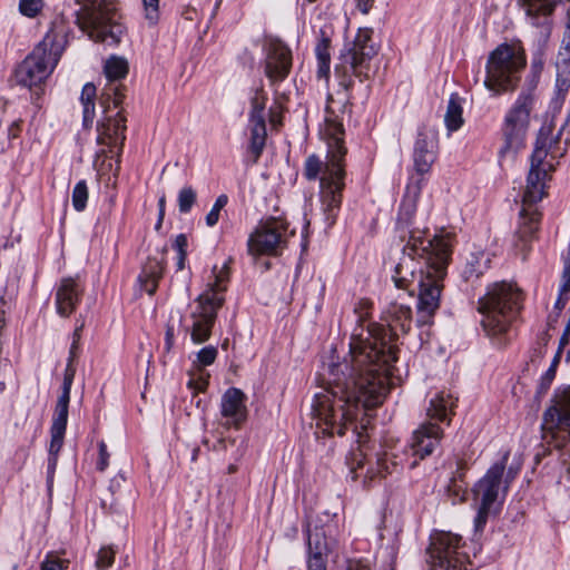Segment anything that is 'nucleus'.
Wrapping results in <instances>:
<instances>
[{"instance_id": "nucleus-1", "label": "nucleus", "mask_w": 570, "mask_h": 570, "mask_svg": "<svg viewBox=\"0 0 570 570\" xmlns=\"http://www.w3.org/2000/svg\"><path fill=\"white\" fill-rule=\"evenodd\" d=\"M385 314L386 326L371 324L365 337H351L350 362L328 366V386L315 395L313 404L322 434L344 435L360 407L371 410L383 403L391 367L397 360L395 342L399 333L411 330L412 309L402 302H392Z\"/></svg>"}, {"instance_id": "nucleus-2", "label": "nucleus", "mask_w": 570, "mask_h": 570, "mask_svg": "<svg viewBox=\"0 0 570 570\" xmlns=\"http://www.w3.org/2000/svg\"><path fill=\"white\" fill-rule=\"evenodd\" d=\"M450 233L425 236L424 230L411 229L403 254L392 276L397 288L413 294L419 291L417 324L430 322L440 307L443 279L452 254Z\"/></svg>"}, {"instance_id": "nucleus-3", "label": "nucleus", "mask_w": 570, "mask_h": 570, "mask_svg": "<svg viewBox=\"0 0 570 570\" xmlns=\"http://www.w3.org/2000/svg\"><path fill=\"white\" fill-rule=\"evenodd\" d=\"M334 100L328 99L325 116V136L327 144L326 160L309 155L304 163L303 176L308 180H320V198L326 220L332 225L341 207L345 188L347 148L344 141L343 119L333 107Z\"/></svg>"}, {"instance_id": "nucleus-4", "label": "nucleus", "mask_w": 570, "mask_h": 570, "mask_svg": "<svg viewBox=\"0 0 570 570\" xmlns=\"http://www.w3.org/2000/svg\"><path fill=\"white\" fill-rule=\"evenodd\" d=\"M522 292L512 283L498 282L488 287L478 302L481 324L488 335L505 333L517 318L522 303Z\"/></svg>"}, {"instance_id": "nucleus-5", "label": "nucleus", "mask_w": 570, "mask_h": 570, "mask_svg": "<svg viewBox=\"0 0 570 570\" xmlns=\"http://www.w3.org/2000/svg\"><path fill=\"white\" fill-rule=\"evenodd\" d=\"M379 52V46L373 41V29L360 28L352 41H347L341 50L335 66L338 85L350 98L355 79L364 82L370 79L371 62Z\"/></svg>"}, {"instance_id": "nucleus-6", "label": "nucleus", "mask_w": 570, "mask_h": 570, "mask_svg": "<svg viewBox=\"0 0 570 570\" xmlns=\"http://www.w3.org/2000/svg\"><path fill=\"white\" fill-rule=\"evenodd\" d=\"M66 35L63 29L58 30L57 21L52 22V28L43 40L16 68L17 83L30 90L35 88L37 98L40 97V86L51 75L61 56L62 49L56 43V39Z\"/></svg>"}, {"instance_id": "nucleus-7", "label": "nucleus", "mask_w": 570, "mask_h": 570, "mask_svg": "<svg viewBox=\"0 0 570 570\" xmlns=\"http://www.w3.org/2000/svg\"><path fill=\"white\" fill-rule=\"evenodd\" d=\"M456 401L458 399L451 393L443 391L431 399L426 410L429 420L420 424L412 435L410 448L414 460L409 463L410 469H414L419 460H424L440 446L444 431L433 421L446 422L449 425L451 416L454 414L453 410L456 406Z\"/></svg>"}, {"instance_id": "nucleus-8", "label": "nucleus", "mask_w": 570, "mask_h": 570, "mask_svg": "<svg viewBox=\"0 0 570 570\" xmlns=\"http://www.w3.org/2000/svg\"><path fill=\"white\" fill-rule=\"evenodd\" d=\"M525 63V52L520 45L501 43L489 55L484 87L495 96L513 91Z\"/></svg>"}, {"instance_id": "nucleus-9", "label": "nucleus", "mask_w": 570, "mask_h": 570, "mask_svg": "<svg viewBox=\"0 0 570 570\" xmlns=\"http://www.w3.org/2000/svg\"><path fill=\"white\" fill-rule=\"evenodd\" d=\"M562 129L556 135L551 126H542L538 132L535 146L530 158V169L527 177L524 200L539 203L547 196V180L551 178L550 173L554 170L552 163L547 161L558 157L557 148L560 144Z\"/></svg>"}, {"instance_id": "nucleus-10", "label": "nucleus", "mask_w": 570, "mask_h": 570, "mask_svg": "<svg viewBox=\"0 0 570 570\" xmlns=\"http://www.w3.org/2000/svg\"><path fill=\"white\" fill-rule=\"evenodd\" d=\"M80 6L76 19L79 28L97 42L117 45L125 27L115 20L116 7L108 0H76Z\"/></svg>"}, {"instance_id": "nucleus-11", "label": "nucleus", "mask_w": 570, "mask_h": 570, "mask_svg": "<svg viewBox=\"0 0 570 570\" xmlns=\"http://www.w3.org/2000/svg\"><path fill=\"white\" fill-rule=\"evenodd\" d=\"M508 458L509 453L507 452L499 462H495L489 468L484 476L480 479L473 488L474 499L480 502L478 513L474 519V527L476 531L483 530L490 513L494 511L495 503L500 497L504 499L509 484L514 478V473L510 469L504 481L502 480Z\"/></svg>"}, {"instance_id": "nucleus-12", "label": "nucleus", "mask_w": 570, "mask_h": 570, "mask_svg": "<svg viewBox=\"0 0 570 570\" xmlns=\"http://www.w3.org/2000/svg\"><path fill=\"white\" fill-rule=\"evenodd\" d=\"M534 94L522 91L504 117L501 128L503 144L499 149V159L513 160L518 151L524 147L525 136L530 125V114L533 109Z\"/></svg>"}, {"instance_id": "nucleus-13", "label": "nucleus", "mask_w": 570, "mask_h": 570, "mask_svg": "<svg viewBox=\"0 0 570 570\" xmlns=\"http://www.w3.org/2000/svg\"><path fill=\"white\" fill-rule=\"evenodd\" d=\"M462 538L451 532H438L429 547L431 570H466L468 556L460 552Z\"/></svg>"}, {"instance_id": "nucleus-14", "label": "nucleus", "mask_w": 570, "mask_h": 570, "mask_svg": "<svg viewBox=\"0 0 570 570\" xmlns=\"http://www.w3.org/2000/svg\"><path fill=\"white\" fill-rule=\"evenodd\" d=\"M224 302V295L215 292H205L198 296L190 313L191 325L187 328L193 343L203 344L210 337L217 312Z\"/></svg>"}, {"instance_id": "nucleus-15", "label": "nucleus", "mask_w": 570, "mask_h": 570, "mask_svg": "<svg viewBox=\"0 0 570 570\" xmlns=\"http://www.w3.org/2000/svg\"><path fill=\"white\" fill-rule=\"evenodd\" d=\"M287 225L278 218L261 224L248 238V253L252 255H277L286 247Z\"/></svg>"}, {"instance_id": "nucleus-16", "label": "nucleus", "mask_w": 570, "mask_h": 570, "mask_svg": "<svg viewBox=\"0 0 570 570\" xmlns=\"http://www.w3.org/2000/svg\"><path fill=\"white\" fill-rule=\"evenodd\" d=\"M264 73L274 86L284 81L291 72L293 59L287 45L277 38H266L264 43Z\"/></svg>"}, {"instance_id": "nucleus-17", "label": "nucleus", "mask_w": 570, "mask_h": 570, "mask_svg": "<svg viewBox=\"0 0 570 570\" xmlns=\"http://www.w3.org/2000/svg\"><path fill=\"white\" fill-rule=\"evenodd\" d=\"M101 106L104 108V117L98 122V144L107 146L119 145L122 148L126 139V117L122 115V110H118L115 115H111L112 99H106L102 101L100 98Z\"/></svg>"}, {"instance_id": "nucleus-18", "label": "nucleus", "mask_w": 570, "mask_h": 570, "mask_svg": "<svg viewBox=\"0 0 570 570\" xmlns=\"http://www.w3.org/2000/svg\"><path fill=\"white\" fill-rule=\"evenodd\" d=\"M128 71V61L122 57L111 56L105 62L104 72L108 82L105 86L100 98H102V101L106 99H112L114 109L119 108L125 99L126 88L124 85L118 83V81L126 78Z\"/></svg>"}, {"instance_id": "nucleus-19", "label": "nucleus", "mask_w": 570, "mask_h": 570, "mask_svg": "<svg viewBox=\"0 0 570 570\" xmlns=\"http://www.w3.org/2000/svg\"><path fill=\"white\" fill-rule=\"evenodd\" d=\"M523 200V206L520 212L519 225L514 234V246L525 258V253L529 249L530 243L535 238L539 229L541 214L533 207L537 203H528Z\"/></svg>"}, {"instance_id": "nucleus-20", "label": "nucleus", "mask_w": 570, "mask_h": 570, "mask_svg": "<svg viewBox=\"0 0 570 570\" xmlns=\"http://www.w3.org/2000/svg\"><path fill=\"white\" fill-rule=\"evenodd\" d=\"M83 295V286L78 277H63L56 289V308L62 317H69Z\"/></svg>"}, {"instance_id": "nucleus-21", "label": "nucleus", "mask_w": 570, "mask_h": 570, "mask_svg": "<svg viewBox=\"0 0 570 570\" xmlns=\"http://www.w3.org/2000/svg\"><path fill=\"white\" fill-rule=\"evenodd\" d=\"M246 395L237 387H229L222 396L220 414L228 423L239 428L247 419Z\"/></svg>"}, {"instance_id": "nucleus-22", "label": "nucleus", "mask_w": 570, "mask_h": 570, "mask_svg": "<svg viewBox=\"0 0 570 570\" xmlns=\"http://www.w3.org/2000/svg\"><path fill=\"white\" fill-rule=\"evenodd\" d=\"M438 141L434 136L420 131L414 145L413 163L416 174L423 176L430 173L436 160Z\"/></svg>"}, {"instance_id": "nucleus-23", "label": "nucleus", "mask_w": 570, "mask_h": 570, "mask_svg": "<svg viewBox=\"0 0 570 570\" xmlns=\"http://www.w3.org/2000/svg\"><path fill=\"white\" fill-rule=\"evenodd\" d=\"M307 570H326L330 548L323 528H307Z\"/></svg>"}, {"instance_id": "nucleus-24", "label": "nucleus", "mask_w": 570, "mask_h": 570, "mask_svg": "<svg viewBox=\"0 0 570 570\" xmlns=\"http://www.w3.org/2000/svg\"><path fill=\"white\" fill-rule=\"evenodd\" d=\"M76 374V368L72 366H69V368H66L65 375H63V382H62V392L61 395L58 397L55 413L52 417V424L50 429H59V430H66L67 429V422H68V409H69V402H70V391L71 385L73 382V377Z\"/></svg>"}, {"instance_id": "nucleus-25", "label": "nucleus", "mask_w": 570, "mask_h": 570, "mask_svg": "<svg viewBox=\"0 0 570 570\" xmlns=\"http://www.w3.org/2000/svg\"><path fill=\"white\" fill-rule=\"evenodd\" d=\"M164 271V259L149 257L138 276L141 288L149 295H154L157 291L158 282L163 278Z\"/></svg>"}, {"instance_id": "nucleus-26", "label": "nucleus", "mask_w": 570, "mask_h": 570, "mask_svg": "<svg viewBox=\"0 0 570 570\" xmlns=\"http://www.w3.org/2000/svg\"><path fill=\"white\" fill-rule=\"evenodd\" d=\"M321 38L315 47V55L317 59V78L318 79H328L330 76V67H331V38L325 33L324 30H321Z\"/></svg>"}, {"instance_id": "nucleus-27", "label": "nucleus", "mask_w": 570, "mask_h": 570, "mask_svg": "<svg viewBox=\"0 0 570 570\" xmlns=\"http://www.w3.org/2000/svg\"><path fill=\"white\" fill-rule=\"evenodd\" d=\"M376 466V473L368 471L371 479H374L376 474L385 478L386 475L399 473L403 469V461L394 452H383L377 455Z\"/></svg>"}, {"instance_id": "nucleus-28", "label": "nucleus", "mask_w": 570, "mask_h": 570, "mask_svg": "<svg viewBox=\"0 0 570 570\" xmlns=\"http://www.w3.org/2000/svg\"><path fill=\"white\" fill-rule=\"evenodd\" d=\"M97 96L96 86L87 82L81 91L80 101L82 104V124L85 128H90L95 118V99Z\"/></svg>"}, {"instance_id": "nucleus-29", "label": "nucleus", "mask_w": 570, "mask_h": 570, "mask_svg": "<svg viewBox=\"0 0 570 570\" xmlns=\"http://www.w3.org/2000/svg\"><path fill=\"white\" fill-rule=\"evenodd\" d=\"M462 114V99L458 94H452L444 116V122L449 131H455L463 125Z\"/></svg>"}, {"instance_id": "nucleus-30", "label": "nucleus", "mask_w": 570, "mask_h": 570, "mask_svg": "<svg viewBox=\"0 0 570 570\" xmlns=\"http://www.w3.org/2000/svg\"><path fill=\"white\" fill-rule=\"evenodd\" d=\"M557 100L563 101L570 89V58H561L557 62Z\"/></svg>"}, {"instance_id": "nucleus-31", "label": "nucleus", "mask_w": 570, "mask_h": 570, "mask_svg": "<svg viewBox=\"0 0 570 570\" xmlns=\"http://www.w3.org/2000/svg\"><path fill=\"white\" fill-rule=\"evenodd\" d=\"M250 125L249 151L254 156V163H257L265 147L266 122H250Z\"/></svg>"}, {"instance_id": "nucleus-32", "label": "nucleus", "mask_w": 570, "mask_h": 570, "mask_svg": "<svg viewBox=\"0 0 570 570\" xmlns=\"http://www.w3.org/2000/svg\"><path fill=\"white\" fill-rule=\"evenodd\" d=\"M547 38L539 42L538 48L535 52L533 53L532 60H531V73L532 79L530 80L528 90H531L533 92V89L535 88L538 83V79L543 70L544 67V57H546V49H547Z\"/></svg>"}, {"instance_id": "nucleus-33", "label": "nucleus", "mask_w": 570, "mask_h": 570, "mask_svg": "<svg viewBox=\"0 0 570 570\" xmlns=\"http://www.w3.org/2000/svg\"><path fill=\"white\" fill-rule=\"evenodd\" d=\"M488 263L489 258L483 252H480L478 254H471L463 269L464 278L466 281L478 278L480 275L483 274Z\"/></svg>"}, {"instance_id": "nucleus-34", "label": "nucleus", "mask_w": 570, "mask_h": 570, "mask_svg": "<svg viewBox=\"0 0 570 570\" xmlns=\"http://www.w3.org/2000/svg\"><path fill=\"white\" fill-rule=\"evenodd\" d=\"M267 101V95L263 88L256 89L254 97L250 99V122H265V107Z\"/></svg>"}, {"instance_id": "nucleus-35", "label": "nucleus", "mask_w": 570, "mask_h": 570, "mask_svg": "<svg viewBox=\"0 0 570 570\" xmlns=\"http://www.w3.org/2000/svg\"><path fill=\"white\" fill-rule=\"evenodd\" d=\"M65 433L66 430L50 429L51 441L49 446V468L52 470L56 468L57 456L62 448Z\"/></svg>"}, {"instance_id": "nucleus-36", "label": "nucleus", "mask_w": 570, "mask_h": 570, "mask_svg": "<svg viewBox=\"0 0 570 570\" xmlns=\"http://www.w3.org/2000/svg\"><path fill=\"white\" fill-rule=\"evenodd\" d=\"M88 195L89 191L86 180L78 181L71 195L72 206L77 212H82L86 208Z\"/></svg>"}, {"instance_id": "nucleus-37", "label": "nucleus", "mask_w": 570, "mask_h": 570, "mask_svg": "<svg viewBox=\"0 0 570 570\" xmlns=\"http://www.w3.org/2000/svg\"><path fill=\"white\" fill-rule=\"evenodd\" d=\"M197 194L191 186H186L180 189L178 194V208L183 214H187L191 210V207L196 203Z\"/></svg>"}, {"instance_id": "nucleus-38", "label": "nucleus", "mask_w": 570, "mask_h": 570, "mask_svg": "<svg viewBox=\"0 0 570 570\" xmlns=\"http://www.w3.org/2000/svg\"><path fill=\"white\" fill-rule=\"evenodd\" d=\"M43 7L45 0H19V12L27 18H36Z\"/></svg>"}, {"instance_id": "nucleus-39", "label": "nucleus", "mask_w": 570, "mask_h": 570, "mask_svg": "<svg viewBox=\"0 0 570 570\" xmlns=\"http://www.w3.org/2000/svg\"><path fill=\"white\" fill-rule=\"evenodd\" d=\"M232 263V258L223 265V267L215 274V282L213 287L208 292H215L218 295H223V292L226 289V283L229 278V264Z\"/></svg>"}, {"instance_id": "nucleus-40", "label": "nucleus", "mask_w": 570, "mask_h": 570, "mask_svg": "<svg viewBox=\"0 0 570 570\" xmlns=\"http://www.w3.org/2000/svg\"><path fill=\"white\" fill-rule=\"evenodd\" d=\"M228 203V196L226 194H222L217 197L214 206L209 210V213L206 215V224L209 227L215 226L219 220V213L220 210L227 205Z\"/></svg>"}, {"instance_id": "nucleus-41", "label": "nucleus", "mask_w": 570, "mask_h": 570, "mask_svg": "<svg viewBox=\"0 0 570 570\" xmlns=\"http://www.w3.org/2000/svg\"><path fill=\"white\" fill-rule=\"evenodd\" d=\"M115 554L116 552L111 547H102L98 552L96 567L99 570L109 568L114 563Z\"/></svg>"}, {"instance_id": "nucleus-42", "label": "nucleus", "mask_w": 570, "mask_h": 570, "mask_svg": "<svg viewBox=\"0 0 570 570\" xmlns=\"http://www.w3.org/2000/svg\"><path fill=\"white\" fill-rule=\"evenodd\" d=\"M217 348L215 346H206V347H203L198 353H197V362L200 366H208V365H212L216 357H217Z\"/></svg>"}, {"instance_id": "nucleus-43", "label": "nucleus", "mask_w": 570, "mask_h": 570, "mask_svg": "<svg viewBox=\"0 0 570 570\" xmlns=\"http://www.w3.org/2000/svg\"><path fill=\"white\" fill-rule=\"evenodd\" d=\"M145 17L150 24H155L159 18V0H142Z\"/></svg>"}, {"instance_id": "nucleus-44", "label": "nucleus", "mask_w": 570, "mask_h": 570, "mask_svg": "<svg viewBox=\"0 0 570 570\" xmlns=\"http://www.w3.org/2000/svg\"><path fill=\"white\" fill-rule=\"evenodd\" d=\"M68 561L48 554L41 563L40 570H67Z\"/></svg>"}, {"instance_id": "nucleus-45", "label": "nucleus", "mask_w": 570, "mask_h": 570, "mask_svg": "<svg viewBox=\"0 0 570 570\" xmlns=\"http://www.w3.org/2000/svg\"><path fill=\"white\" fill-rule=\"evenodd\" d=\"M414 212H415L414 203H409V204L403 203L401 205L400 212H399V218H397L399 224L404 225L406 227L410 226Z\"/></svg>"}, {"instance_id": "nucleus-46", "label": "nucleus", "mask_w": 570, "mask_h": 570, "mask_svg": "<svg viewBox=\"0 0 570 570\" xmlns=\"http://www.w3.org/2000/svg\"><path fill=\"white\" fill-rule=\"evenodd\" d=\"M556 371L552 368H548L546 373L541 376L538 393L544 394L550 389L554 377H556Z\"/></svg>"}, {"instance_id": "nucleus-47", "label": "nucleus", "mask_w": 570, "mask_h": 570, "mask_svg": "<svg viewBox=\"0 0 570 570\" xmlns=\"http://www.w3.org/2000/svg\"><path fill=\"white\" fill-rule=\"evenodd\" d=\"M98 448H99V458H98V461H97V469L102 472L107 469L108 464H109V453L107 451V445L105 444L104 441L99 442L98 444Z\"/></svg>"}, {"instance_id": "nucleus-48", "label": "nucleus", "mask_w": 570, "mask_h": 570, "mask_svg": "<svg viewBox=\"0 0 570 570\" xmlns=\"http://www.w3.org/2000/svg\"><path fill=\"white\" fill-rule=\"evenodd\" d=\"M344 570H371L370 562L364 559H350Z\"/></svg>"}, {"instance_id": "nucleus-49", "label": "nucleus", "mask_w": 570, "mask_h": 570, "mask_svg": "<svg viewBox=\"0 0 570 570\" xmlns=\"http://www.w3.org/2000/svg\"><path fill=\"white\" fill-rule=\"evenodd\" d=\"M22 119H16L13 120L10 126L8 127V139H16L20 136V132L22 130Z\"/></svg>"}, {"instance_id": "nucleus-50", "label": "nucleus", "mask_w": 570, "mask_h": 570, "mask_svg": "<svg viewBox=\"0 0 570 570\" xmlns=\"http://www.w3.org/2000/svg\"><path fill=\"white\" fill-rule=\"evenodd\" d=\"M207 385H208V379H206V377L190 379L188 382V386L190 389H195L196 391H199V392L205 391Z\"/></svg>"}, {"instance_id": "nucleus-51", "label": "nucleus", "mask_w": 570, "mask_h": 570, "mask_svg": "<svg viewBox=\"0 0 570 570\" xmlns=\"http://www.w3.org/2000/svg\"><path fill=\"white\" fill-rule=\"evenodd\" d=\"M174 248L177 250L178 254L187 253V237L185 234H179L176 236L174 242Z\"/></svg>"}, {"instance_id": "nucleus-52", "label": "nucleus", "mask_w": 570, "mask_h": 570, "mask_svg": "<svg viewBox=\"0 0 570 570\" xmlns=\"http://www.w3.org/2000/svg\"><path fill=\"white\" fill-rule=\"evenodd\" d=\"M352 455L353 460L356 461L355 466L351 463V473L353 474L352 479L355 480L357 478L356 469L362 468L363 465V453L362 451H358L357 453H353Z\"/></svg>"}, {"instance_id": "nucleus-53", "label": "nucleus", "mask_w": 570, "mask_h": 570, "mask_svg": "<svg viewBox=\"0 0 570 570\" xmlns=\"http://www.w3.org/2000/svg\"><path fill=\"white\" fill-rule=\"evenodd\" d=\"M373 3L374 0H357L356 7L363 14H366L373 7Z\"/></svg>"}, {"instance_id": "nucleus-54", "label": "nucleus", "mask_w": 570, "mask_h": 570, "mask_svg": "<svg viewBox=\"0 0 570 570\" xmlns=\"http://www.w3.org/2000/svg\"><path fill=\"white\" fill-rule=\"evenodd\" d=\"M78 347H79V343H76V341H72L71 346H70V351H69V357H68V363H67V367L66 368H69V366L75 367L72 365V363H73L75 358L77 357Z\"/></svg>"}, {"instance_id": "nucleus-55", "label": "nucleus", "mask_w": 570, "mask_h": 570, "mask_svg": "<svg viewBox=\"0 0 570 570\" xmlns=\"http://www.w3.org/2000/svg\"><path fill=\"white\" fill-rule=\"evenodd\" d=\"M569 336H570V326L566 325V327L563 330V334L560 337L559 348H558V351H560L561 353H562V350L564 348V346L569 343Z\"/></svg>"}, {"instance_id": "nucleus-56", "label": "nucleus", "mask_w": 570, "mask_h": 570, "mask_svg": "<svg viewBox=\"0 0 570 570\" xmlns=\"http://www.w3.org/2000/svg\"><path fill=\"white\" fill-rule=\"evenodd\" d=\"M166 350L169 351L174 344V330L173 327H168L166 331Z\"/></svg>"}, {"instance_id": "nucleus-57", "label": "nucleus", "mask_w": 570, "mask_h": 570, "mask_svg": "<svg viewBox=\"0 0 570 570\" xmlns=\"http://www.w3.org/2000/svg\"><path fill=\"white\" fill-rule=\"evenodd\" d=\"M567 302H568V296L567 295L561 296V293H559V296L554 304V308L559 309V311L563 309Z\"/></svg>"}, {"instance_id": "nucleus-58", "label": "nucleus", "mask_w": 570, "mask_h": 570, "mask_svg": "<svg viewBox=\"0 0 570 570\" xmlns=\"http://www.w3.org/2000/svg\"><path fill=\"white\" fill-rule=\"evenodd\" d=\"M165 206H166V197L165 195H163L159 200H158V208H159V216H160V222L164 220V216H165Z\"/></svg>"}, {"instance_id": "nucleus-59", "label": "nucleus", "mask_w": 570, "mask_h": 570, "mask_svg": "<svg viewBox=\"0 0 570 570\" xmlns=\"http://www.w3.org/2000/svg\"><path fill=\"white\" fill-rule=\"evenodd\" d=\"M367 307H368V303L367 302H362V303H360V306L355 308V312L360 313V316H358V321L360 322H363L365 315L367 314V312L363 314V312H361V309L367 308Z\"/></svg>"}, {"instance_id": "nucleus-60", "label": "nucleus", "mask_w": 570, "mask_h": 570, "mask_svg": "<svg viewBox=\"0 0 570 570\" xmlns=\"http://www.w3.org/2000/svg\"><path fill=\"white\" fill-rule=\"evenodd\" d=\"M82 328H83V324H80L79 326H77L75 328V331L72 333V341H76V343L80 342Z\"/></svg>"}, {"instance_id": "nucleus-61", "label": "nucleus", "mask_w": 570, "mask_h": 570, "mask_svg": "<svg viewBox=\"0 0 570 570\" xmlns=\"http://www.w3.org/2000/svg\"><path fill=\"white\" fill-rule=\"evenodd\" d=\"M561 354L562 353L560 351H557V353H556V355H554V357H553L549 368H552V370H554L557 372V367H558V365L560 363V360H561Z\"/></svg>"}, {"instance_id": "nucleus-62", "label": "nucleus", "mask_w": 570, "mask_h": 570, "mask_svg": "<svg viewBox=\"0 0 570 570\" xmlns=\"http://www.w3.org/2000/svg\"><path fill=\"white\" fill-rule=\"evenodd\" d=\"M187 253L178 254L177 257V269L181 271L185 267V261H186Z\"/></svg>"}, {"instance_id": "nucleus-63", "label": "nucleus", "mask_w": 570, "mask_h": 570, "mask_svg": "<svg viewBox=\"0 0 570 570\" xmlns=\"http://www.w3.org/2000/svg\"><path fill=\"white\" fill-rule=\"evenodd\" d=\"M569 292H570V282L562 281V284L560 287L561 296L568 295Z\"/></svg>"}, {"instance_id": "nucleus-64", "label": "nucleus", "mask_w": 570, "mask_h": 570, "mask_svg": "<svg viewBox=\"0 0 570 570\" xmlns=\"http://www.w3.org/2000/svg\"><path fill=\"white\" fill-rule=\"evenodd\" d=\"M199 452H200L199 448H194L193 449V451H191V461L193 462L197 461Z\"/></svg>"}]
</instances>
